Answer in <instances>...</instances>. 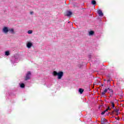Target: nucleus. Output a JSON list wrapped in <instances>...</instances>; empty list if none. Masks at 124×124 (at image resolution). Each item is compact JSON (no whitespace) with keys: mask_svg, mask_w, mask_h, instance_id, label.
<instances>
[{"mask_svg":"<svg viewBox=\"0 0 124 124\" xmlns=\"http://www.w3.org/2000/svg\"><path fill=\"white\" fill-rule=\"evenodd\" d=\"M30 14L31 15H32V14H33V12H32V11L30 12Z\"/></svg>","mask_w":124,"mask_h":124,"instance_id":"4be33fe9","label":"nucleus"},{"mask_svg":"<svg viewBox=\"0 0 124 124\" xmlns=\"http://www.w3.org/2000/svg\"><path fill=\"white\" fill-rule=\"evenodd\" d=\"M79 93L80 94L83 93H84V90L82 89V88H79Z\"/></svg>","mask_w":124,"mask_h":124,"instance_id":"ddd939ff","label":"nucleus"},{"mask_svg":"<svg viewBox=\"0 0 124 124\" xmlns=\"http://www.w3.org/2000/svg\"><path fill=\"white\" fill-rule=\"evenodd\" d=\"M94 33V32H93V31H90L89 32V35H93Z\"/></svg>","mask_w":124,"mask_h":124,"instance_id":"dca6fc26","label":"nucleus"},{"mask_svg":"<svg viewBox=\"0 0 124 124\" xmlns=\"http://www.w3.org/2000/svg\"><path fill=\"white\" fill-rule=\"evenodd\" d=\"M32 45H33L32 42L31 41L27 42V43H26V46L28 49H31V48L32 47Z\"/></svg>","mask_w":124,"mask_h":124,"instance_id":"20e7f679","label":"nucleus"},{"mask_svg":"<svg viewBox=\"0 0 124 124\" xmlns=\"http://www.w3.org/2000/svg\"><path fill=\"white\" fill-rule=\"evenodd\" d=\"M20 88H21L22 89H24V88H25V84H24V83H21V84H20Z\"/></svg>","mask_w":124,"mask_h":124,"instance_id":"2eb2a0df","label":"nucleus"},{"mask_svg":"<svg viewBox=\"0 0 124 124\" xmlns=\"http://www.w3.org/2000/svg\"><path fill=\"white\" fill-rule=\"evenodd\" d=\"M29 79H30V78H26L25 79V81H27V80H29Z\"/></svg>","mask_w":124,"mask_h":124,"instance_id":"b1692460","label":"nucleus"},{"mask_svg":"<svg viewBox=\"0 0 124 124\" xmlns=\"http://www.w3.org/2000/svg\"><path fill=\"white\" fill-rule=\"evenodd\" d=\"M101 124H107V120L105 118L101 119Z\"/></svg>","mask_w":124,"mask_h":124,"instance_id":"39448f33","label":"nucleus"},{"mask_svg":"<svg viewBox=\"0 0 124 124\" xmlns=\"http://www.w3.org/2000/svg\"><path fill=\"white\" fill-rule=\"evenodd\" d=\"M9 31H10V33H12V34H15L16 32H15V30H14V29L13 28H10L9 29Z\"/></svg>","mask_w":124,"mask_h":124,"instance_id":"423d86ee","label":"nucleus"},{"mask_svg":"<svg viewBox=\"0 0 124 124\" xmlns=\"http://www.w3.org/2000/svg\"><path fill=\"white\" fill-rule=\"evenodd\" d=\"M105 111H103V112H102V113H101V115H104V114H105Z\"/></svg>","mask_w":124,"mask_h":124,"instance_id":"412c9836","label":"nucleus"},{"mask_svg":"<svg viewBox=\"0 0 124 124\" xmlns=\"http://www.w3.org/2000/svg\"><path fill=\"white\" fill-rule=\"evenodd\" d=\"M113 95H111V94H110V95H109V97H111V96H112Z\"/></svg>","mask_w":124,"mask_h":124,"instance_id":"bb28decb","label":"nucleus"},{"mask_svg":"<svg viewBox=\"0 0 124 124\" xmlns=\"http://www.w3.org/2000/svg\"><path fill=\"white\" fill-rule=\"evenodd\" d=\"M52 74L55 77L57 76L58 78H62V77L63 76V72L59 71L58 72L56 71H54L52 73Z\"/></svg>","mask_w":124,"mask_h":124,"instance_id":"f03ea898","label":"nucleus"},{"mask_svg":"<svg viewBox=\"0 0 124 124\" xmlns=\"http://www.w3.org/2000/svg\"><path fill=\"white\" fill-rule=\"evenodd\" d=\"M91 3L92 4H93V5H94V4H95L96 3V1H95V0H93L92 1H91Z\"/></svg>","mask_w":124,"mask_h":124,"instance_id":"f3484780","label":"nucleus"},{"mask_svg":"<svg viewBox=\"0 0 124 124\" xmlns=\"http://www.w3.org/2000/svg\"><path fill=\"white\" fill-rule=\"evenodd\" d=\"M97 13L100 17H102V16H103V13H102V11H101V10H98L97 11Z\"/></svg>","mask_w":124,"mask_h":124,"instance_id":"0eeeda50","label":"nucleus"},{"mask_svg":"<svg viewBox=\"0 0 124 124\" xmlns=\"http://www.w3.org/2000/svg\"><path fill=\"white\" fill-rule=\"evenodd\" d=\"M93 86H95V85H98V83H97V80L95 81V82L93 84Z\"/></svg>","mask_w":124,"mask_h":124,"instance_id":"6ab92c4d","label":"nucleus"},{"mask_svg":"<svg viewBox=\"0 0 124 124\" xmlns=\"http://www.w3.org/2000/svg\"><path fill=\"white\" fill-rule=\"evenodd\" d=\"M9 55H10L9 51H6L5 52V56H9Z\"/></svg>","mask_w":124,"mask_h":124,"instance_id":"f8f14e48","label":"nucleus"},{"mask_svg":"<svg viewBox=\"0 0 124 124\" xmlns=\"http://www.w3.org/2000/svg\"><path fill=\"white\" fill-rule=\"evenodd\" d=\"M114 112H116V115H119V109L114 108V111H112V113H114Z\"/></svg>","mask_w":124,"mask_h":124,"instance_id":"9b49d317","label":"nucleus"},{"mask_svg":"<svg viewBox=\"0 0 124 124\" xmlns=\"http://www.w3.org/2000/svg\"><path fill=\"white\" fill-rule=\"evenodd\" d=\"M107 82L108 84H110L111 83V79L107 80Z\"/></svg>","mask_w":124,"mask_h":124,"instance_id":"aec40b11","label":"nucleus"},{"mask_svg":"<svg viewBox=\"0 0 124 124\" xmlns=\"http://www.w3.org/2000/svg\"><path fill=\"white\" fill-rule=\"evenodd\" d=\"M71 15H72V13L70 11H68L66 12V16L68 17L69 16H71Z\"/></svg>","mask_w":124,"mask_h":124,"instance_id":"9d476101","label":"nucleus"},{"mask_svg":"<svg viewBox=\"0 0 124 124\" xmlns=\"http://www.w3.org/2000/svg\"><path fill=\"white\" fill-rule=\"evenodd\" d=\"M108 110H111V108H110V107H108V108L107 109Z\"/></svg>","mask_w":124,"mask_h":124,"instance_id":"5701e85b","label":"nucleus"},{"mask_svg":"<svg viewBox=\"0 0 124 124\" xmlns=\"http://www.w3.org/2000/svg\"><path fill=\"white\" fill-rule=\"evenodd\" d=\"M108 91H109L108 92ZM107 92H108V93H109V94H111V95H113V94H114V91H113L112 89H110V88L108 87V88H105L104 91L101 93V96H103V95H105Z\"/></svg>","mask_w":124,"mask_h":124,"instance_id":"f257e3e1","label":"nucleus"},{"mask_svg":"<svg viewBox=\"0 0 124 124\" xmlns=\"http://www.w3.org/2000/svg\"><path fill=\"white\" fill-rule=\"evenodd\" d=\"M101 86H102V87H103V84H101Z\"/></svg>","mask_w":124,"mask_h":124,"instance_id":"c85d7f7f","label":"nucleus"},{"mask_svg":"<svg viewBox=\"0 0 124 124\" xmlns=\"http://www.w3.org/2000/svg\"><path fill=\"white\" fill-rule=\"evenodd\" d=\"M107 111H108V109H106L104 111L106 113V112H107Z\"/></svg>","mask_w":124,"mask_h":124,"instance_id":"a878e982","label":"nucleus"},{"mask_svg":"<svg viewBox=\"0 0 124 124\" xmlns=\"http://www.w3.org/2000/svg\"><path fill=\"white\" fill-rule=\"evenodd\" d=\"M111 106H112V108H115V103L113 101H110Z\"/></svg>","mask_w":124,"mask_h":124,"instance_id":"4468645a","label":"nucleus"},{"mask_svg":"<svg viewBox=\"0 0 124 124\" xmlns=\"http://www.w3.org/2000/svg\"><path fill=\"white\" fill-rule=\"evenodd\" d=\"M104 81H107V79H104Z\"/></svg>","mask_w":124,"mask_h":124,"instance_id":"cd10ccee","label":"nucleus"},{"mask_svg":"<svg viewBox=\"0 0 124 124\" xmlns=\"http://www.w3.org/2000/svg\"><path fill=\"white\" fill-rule=\"evenodd\" d=\"M28 34H31L32 33V30H29L28 31Z\"/></svg>","mask_w":124,"mask_h":124,"instance_id":"a211bd4d","label":"nucleus"},{"mask_svg":"<svg viewBox=\"0 0 124 124\" xmlns=\"http://www.w3.org/2000/svg\"><path fill=\"white\" fill-rule=\"evenodd\" d=\"M2 32L3 33H8V32L9 31V29H8V27H4L2 30Z\"/></svg>","mask_w":124,"mask_h":124,"instance_id":"7ed1b4c3","label":"nucleus"},{"mask_svg":"<svg viewBox=\"0 0 124 124\" xmlns=\"http://www.w3.org/2000/svg\"><path fill=\"white\" fill-rule=\"evenodd\" d=\"M31 72H28L26 74V78H30V77H31Z\"/></svg>","mask_w":124,"mask_h":124,"instance_id":"1a4fd4ad","label":"nucleus"},{"mask_svg":"<svg viewBox=\"0 0 124 124\" xmlns=\"http://www.w3.org/2000/svg\"><path fill=\"white\" fill-rule=\"evenodd\" d=\"M18 59L15 57H13L12 60V62L13 63H15V62H17Z\"/></svg>","mask_w":124,"mask_h":124,"instance_id":"6e6552de","label":"nucleus"},{"mask_svg":"<svg viewBox=\"0 0 124 124\" xmlns=\"http://www.w3.org/2000/svg\"><path fill=\"white\" fill-rule=\"evenodd\" d=\"M97 83L98 84V85H99V83H100V81H97Z\"/></svg>","mask_w":124,"mask_h":124,"instance_id":"393cba45","label":"nucleus"},{"mask_svg":"<svg viewBox=\"0 0 124 124\" xmlns=\"http://www.w3.org/2000/svg\"><path fill=\"white\" fill-rule=\"evenodd\" d=\"M58 79H61V78H59Z\"/></svg>","mask_w":124,"mask_h":124,"instance_id":"c756f323","label":"nucleus"}]
</instances>
